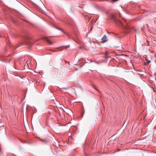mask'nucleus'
<instances>
[{"label": "nucleus", "mask_w": 156, "mask_h": 156, "mask_svg": "<svg viewBox=\"0 0 156 156\" xmlns=\"http://www.w3.org/2000/svg\"><path fill=\"white\" fill-rule=\"evenodd\" d=\"M111 17L112 19L114 20V21L115 22L116 24H118L119 25L122 24V23L120 21L115 18V14H112L111 16Z\"/></svg>", "instance_id": "obj_1"}, {"label": "nucleus", "mask_w": 156, "mask_h": 156, "mask_svg": "<svg viewBox=\"0 0 156 156\" xmlns=\"http://www.w3.org/2000/svg\"><path fill=\"white\" fill-rule=\"evenodd\" d=\"M46 40L48 42V43H49V44L50 45H52L53 44V43L51 41H50L47 38H46Z\"/></svg>", "instance_id": "obj_2"}, {"label": "nucleus", "mask_w": 156, "mask_h": 156, "mask_svg": "<svg viewBox=\"0 0 156 156\" xmlns=\"http://www.w3.org/2000/svg\"><path fill=\"white\" fill-rule=\"evenodd\" d=\"M41 141L44 142L45 143H46L47 142L46 139H41Z\"/></svg>", "instance_id": "obj_3"}, {"label": "nucleus", "mask_w": 156, "mask_h": 156, "mask_svg": "<svg viewBox=\"0 0 156 156\" xmlns=\"http://www.w3.org/2000/svg\"><path fill=\"white\" fill-rule=\"evenodd\" d=\"M69 45L68 46H61L60 47H59V48H62L63 47H66V48H67L68 47H69Z\"/></svg>", "instance_id": "obj_4"}, {"label": "nucleus", "mask_w": 156, "mask_h": 156, "mask_svg": "<svg viewBox=\"0 0 156 156\" xmlns=\"http://www.w3.org/2000/svg\"><path fill=\"white\" fill-rule=\"evenodd\" d=\"M106 38V35H104L103 37L102 38V40L104 41V39H105Z\"/></svg>", "instance_id": "obj_5"}, {"label": "nucleus", "mask_w": 156, "mask_h": 156, "mask_svg": "<svg viewBox=\"0 0 156 156\" xmlns=\"http://www.w3.org/2000/svg\"><path fill=\"white\" fill-rule=\"evenodd\" d=\"M93 88L95 89L96 90L98 91H99L98 90V89H97L96 88V87L94 86H93Z\"/></svg>", "instance_id": "obj_6"}, {"label": "nucleus", "mask_w": 156, "mask_h": 156, "mask_svg": "<svg viewBox=\"0 0 156 156\" xmlns=\"http://www.w3.org/2000/svg\"><path fill=\"white\" fill-rule=\"evenodd\" d=\"M57 28L58 29V30H60L62 31V32H64V31H63V30L62 29H61V28Z\"/></svg>", "instance_id": "obj_7"}, {"label": "nucleus", "mask_w": 156, "mask_h": 156, "mask_svg": "<svg viewBox=\"0 0 156 156\" xmlns=\"http://www.w3.org/2000/svg\"><path fill=\"white\" fill-rule=\"evenodd\" d=\"M120 150L118 149V150H117V151H115L113 153H115L116 152H117L118 151H120Z\"/></svg>", "instance_id": "obj_8"}, {"label": "nucleus", "mask_w": 156, "mask_h": 156, "mask_svg": "<svg viewBox=\"0 0 156 156\" xmlns=\"http://www.w3.org/2000/svg\"><path fill=\"white\" fill-rule=\"evenodd\" d=\"M65 62H66V63H68V64L69 63V62H67V61H66V60H65Z\"/></svg>", "instance_id": "obj_9"}, {"label": "nucleus", "mask_w": 156, "mask_h": 156, "mask_svg": "<svg viewBox=\"0 0 156 156\" xmlns=\"http://www.w3.org/2000/svg\"><path fill=\"white\" fill-rule=\"evenodd\" d=\"M147 62L148 63H149L150 62H151L150 60H149V61L147 60Z\"/></svg>", "instance_id": "obj_10"}, {"label": "nucleus", "mask_w": 156, "mask_h": 156, "mask_svg": "<svg viewBox=\"0 0 156 156\" xmlns=\"http://www.w3.org/2000/svg\"><path fill=\"white\" fill-rule=\"evenodd\" d=\"M51 51H53V52H55V51H53V50H51Z\"/></svg>", "instance_id": "obj_11"}, {"label": "nucleus", "mask_w": 156, "mask_h": 156, "mask_svg": "<svg viewBox=\"0 0 156 156\" xmlns=\"http://www.w3.org/2000/svg\"><path fill=\"white\" fill-rule=\"evenodd\" d=\"M107 54H105V58H107Z\"/></svg>", "instance_id": "obj_12"}, {"label": "nucleus", "mask_w": 156, "mask_h": 156, "mask_svg": "<svg viewBox=\"0 0 156 156\" xmlns=\"http://www.w3.org/2000/svg\"><path fill=\"white\" fill-rule=\"evenodd\" d=\"M12 156H16V155H14V154H13V155H12Z\"/></svg>", "instance_id": "obj_13"}, {"label": "nucleus", "mask_w": 156, "mask_h": 156, "mask_svg": "<svg viewBox=\"0 0 156 156\" xmlns=\"http://www.w3.org/2000/svg\"><path fill=\"white\" fill-rule=\"evenodd\" d=\"M122 18L124 20H126L124 18Z\"/></svg>", "instance_id": "obj_14"}, {"label": "nucleus", "mask_w": 156, "mask_h": 156, "mask_svg": "<svg viewBox=\"0 0 156 156\" xmlns=\"http://www.w3.org/2000/svg\"><path fill=\"white\" fill-rule=\"evenodd\" d=\"M154 75H156V73H155Z\"/></svg>", "instance_id": "obj_15"}]
</instances>
